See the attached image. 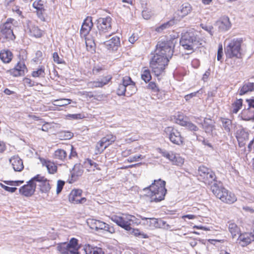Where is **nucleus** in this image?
I'll use <instances>...</instances> for the list:
<instances>
[{"mask_svg": "<svg viewBox=\"0 0 254 254\" xmlns=\"http://www.w3.org/2000/svg\"><path fill=\"white\" fill-rule=\"evenodd\" d=\"M177 39L166 38L160 40L156 45L154 56L150 62V67L156 76L163 72L173 55L174 48Z\"/></svg>", "mask_w": 254, "mask_h": 254, "instance_id": "nucleus-1", "label": "nucleus"}, {"mask_svg": "<svg viewBox=\"0 0 254 254\" xmlns=\"http://www.w3.org/2000/svg\"><path fill=\"white\" fill-rule=\"evenodd\" d=\"M165 185L166 182L161 179L154 180L149 187L144 189L143 190L147 191V195L150 197L151 202H159L165 198L167 192Z\"/></svg>", "mask_w": 254, "mask_h": 254, "instance_id": "nucleus-2", "label": "nucleus"}, {"mask_svg": "<svg viewBox=\"0 0 254 254\" xmlns=\"http://www.w3.org/2000/svg\"><path fill=\"white\" fill-rule=\"evenodd\" d=\"M197 32L190 31L185 33L181 37L180 45L184 49L188 51V54L191 53L202 44V41L197 36Z\"/></svg>", "mask_w": 254, "mask_h": 254, "instance_id": "nucleus-3", "label": "nucleus"}, {"mask_svg": "<svg viewBox=\"0 0 254 254\" xmlns=\"http://www.w3.org/2000/svg\"><path fill=\"white\" fill-rule=\"evenodd\" d=\"M211 190L216 197L224 202L232 204L237 200V198L233 193L216 183H213L211 186Z\"/></svg>", "mask_w": 254, "mask_h": 254, "instance_id": "nucleus-4", "label": "nucleus"}, {"mask_svg": "<svg viewBox=\"0 0 254 254\" xmlns=\"http://www.w3.org/2000/svg\"><path fill=\"white\" fill-rule=\"evenodd\" d=\"M111 18L110 17L100 18L98 21V30L94 38L97 42L103 41L104 37L108 36V33L111 29Z\"/></svg>", "mask_w": 254, "mask_h": 254, "instance_id": "nucleus-5", "label": "nucleus"}, {"mask_svg": "<svg viewBox=\"0 0 254 254\" xmlns=\"http://www.w3.org/2000/svg\"><path fill=\"white\" fill-rule=\"evenodd\" d=\"M243 43L242 38H234L231 40L225 48V52L227 58H242L241 46Z\"/></svg>", "mask_w": 254, "mask_h": 254, "instance_id": "nucleus-6", "label": "nucleus"}, {"mask_svg": "<svg viewBox=\"0 0 254 254\" xmlns=\"http://www.w3.org/2000/svg\"><path fill=\"white\" fill-rule=\"evenodd\" d=\"M111 219L118 226L128 231L131 230V226L136 223L135 216L131 215H113Z\"/></svg>", "mask_w": 254, "mask_h": 254, "instance_id": "nucleus-7", "label": "nucleus"}, {"mask_svg": "<svg viewBox=\"0 0 254 254\" xmlns=\"http://www.w3.org/2000/svg\"><path fill=\"white\" fill-rule=\"evenodd\" d=\"M16 21L12 18H8L0 26V37L8 41L13 40L15 36L13 34V28Z\"/></svg>", "mask_w": 254, "mask_h": 254, "instance_id": "nucleus-8", "label": "nucleus"}, {"mask_svg": "<svg viewBox=\"0 0 254 254\" xmlns=\"http://www.w3.org/2000/svg\"><path fill=\"white\" fill-rule=\"evenodd\" d=\"M77 240L72 238L69 243H62L57 247V250L62 254H78Z\"/></svg>", "mask_w": 254, "mask_h": 254, "instance_id": "nucleus-9", "label": "nucleus"}, {"mask_svg": "<svg viewBox=\"0 0 254 254\" xmlns=\"http://www.w3.org/2000/svg\"><path fill=\"white\" fill-rule=\"evenodd\" d=\"M143 221L142 224L146 225L151 229L156 228H164L169 230L171 228V226L166 224V222L161 219H157L155 218H146L144 217H140Z\"/></svg>", "mask_w": 254, "mask_h": 254, "instance_id": "nucleus-10", "label": "nucleus"}, {"mask_svg": "<svg viewBox=\"0 0 254 254\" xmlns=\"http://www.w3.org/2000/svg\"><path fill=\"white\" fill-rule=\"evenodd\" d=\"M198 179L202 180L206 184L215 182L216 176L214 173L209 168L202 165L198 169Z\"/></svg>", "mask_w": 254, "mask_h": 254, "instance_id": "nucleus-11", "label": "nucleus"}, {"mask_svg": "<svg viewBox=\"0 0 254 254\" xmlns=\"http://www.w3.org/2000/svg\"><path fill=\"white\" fill-rule=\"evenodd\" d=\"M87 223L91 229H95L96 231L103 230L109 232L111 234L114 233L115 232L113 227L100 220L89 219L87 220Z\"/></svg>", "mask_w": 254, "mask_h": 254, "instance_id": "nucleus-12", "label": "nucleus"}, {"mask_svg": "<svg viewBox=\"0 0 254 254\" xmlns=\"http://www.w3.org/2000/svg\"><path fill=\"white\" fill-rule=\"evenodd\" d=\"M99 44H103L108 50H116L120 45V38L113 34H108V36L103 39V41L97 42Z\"/></svg>", "mask_w": 254, "mask_h": 254, "instance_id": "nucleus-13", "label": "nucleus"}, {"mask_svg": "<svg viewBox=\"0 0 254 254\" xmlns=\"http://www.w3.org/2000/svg\"><path fill=\"white\" fill-rule=\"evenodd\" d=\"M164 131L173 143L180 145L183 143V137L177 129L172 127H168L165 128Z\"/></svg>", "mask_w": 254, "mask_h": 254, "instance_id": "nucleus-14", "label": "nucleus"}, {"mask_svg": "<svg viewBox=\"0 0 254 254\" xmlns=\"http://www.w3.org/2000/svg\"><path fill=\"white\" fill-rule=\"evenodd\" d=\"M33 180H34L35 183L39 187L42 192L47 193L50 191L51 186L49 181L44 177L37 175L33 178Z\"/></svg>", "mask_w": 254, "mask_h": 254, "instance_id": "nucleus-15", "label": "nucleus"}, {"mask_svg": "<svg viewBox=\"0 0 254 254\" xmlns=\"http://www.w3.org/2000/svg\"><path fill=\"white\" fill-rule=\"evenodd\" d=\"M162 155L171 161L174 165L182 166L184 162V159L172 151H162Z\"/></svg>", "mask_w": 254, "mask_h": 254, "instance_id": "nucleus-16", "label": "nucleus"}, {"mask_svg": "<svg viewBox=\"0 0 254 254\" xmlns=\"http://www.w3.org/2000/svg\"><path fill=\"white\" fill-rule=\"evenodd\" d=\"M37 185L34 180L32 178L27 185L22 187L19 189V192L26 196H31L34 192Z\"/></svg>", "mask_w": 254, "mask_h": 254, "instance_id": "nucleus-17", "label": "nucleus"}, {"mask_svg": "<svg viewBox=\"0 0 254 254\" xmlns=\"http://www.w3.org/2000/svg\"><path fill=\"white\" fill-rule=\"evenodd\" d=\"M82 190H72L68 197L69 201L74 204L84 203L86 199L85 197H81Z\"/></svg>", "mask_w": 254, "mask_h": 254, "instance_id": "nucleus-18", "label": "nucleus"}, {"mask_svg": "<svg viewBox=\"0 0 254 254\" xmlns=\"http://www.w3.org/2000/svg\"><path fill=\"white\" fill-rule=\"evenodd\" d=\"M93 25V24L92 21V17L88 16L84 20L80 29V33L81 36L82 37H85L91 31Z\"/></svg>", "mask_w": 254, "mask_h": 254, "instance_id": "nucleus-19", "label": "nucleus"}, {"mask_svg": "<svg viewBox=\"0 0 254 254\" xmlns=\"http://www.w3.org/2000/svg\"><path fill=\"white\" fill-rule=\"evenodd\" d=\"M215 24L219 30L221 32L227 31L231 26L229 17L225 16L221 17L216 21Z\"/></svg>", "mask_w": 254, "mask_h": 254, "instance_id": "nucleus-20", "label": "nucleus"}, {"mask_svg": "<svg viewBox=\"0 0 254 254\" xmlns=\"http://www.w3.org/2000/svg\"><path fill=\"white\" fill-rule=\"evenodd\" d=\"M238 240L242 247H245L254 241V231L251 233H245L239 235Z\"/></svg>", "mask_w": 254, "mask_h": 254, "instance_id": "nucleus-21", "label": "nucleus"}, {"mask_svg": "<svg viewBox=\"0 0 254 254\" xmlns=\"http://www.w3.org/2000/svg\"><path fill=\"white\" fill-rule=\"evenodd\" d=\"M131 78L129 76H125L123 78L122 83L119 84L117 89V94L119 96H126L127 86L130 83Z\"/></svg>", "mask_w": 254, "mask_h": 254, "instance_id": "nucleus-22", "label": "nucleus"}, {"mask_svg": "<svg viewBox=\"0 0 254 254\" xmlns=\"http://www.w3.org/2000/svg\"><path fill=\"white\" fill-rule=\"evenodd\" d=\"M13 170L16 172L21 171L24 168L23 161L18 156H14L9 159Z\"/></svg>", "mask_w": 254, "mask_h": 254, "instance_id": "nucleus-23", "label": "nucleus"}, {"mask_svg": "<svg viewBox=\"0 0 254 254\" xmlns=\"http://www.w3.org/2000/svg\"><path fill=\"white\" fill-rule=\"evenodd\" d=\"M192 11L191 5L188 2L183 3L180 7V9L178 11L179 17H177V20H180L182 18L187 16Z\"/></svg>", "mask_w": 254, "mask_h": 254, "instance_id": "nucleus-24", "label": "nucleus"}, {"mask_svg": "<svg viewBox=\"0 0 254 254\" xmlns=\"http://www.w3.org/2000/svg\"><path fill=\"white\" fill-rule=\"evenodd\" d=\"M12 58V54L9 50H3L0 53V59L4 63H9Z\"/></svg>", "mask_w": 254, "mask_h": 254, "instance_id": "nucleus-25", "label": "nucleus"}, {"mask_svg": "<svg viewBox=\"0 0 254 254\" xmlns=\"http://www.w3.org/2000/svg\"><path fill=\"white\" fill-rule=\"evenodd\" d=\"M85 254H104L102 249L98 247H92L89 245L85 246Z\"/></svg>", "mask_w": 254, "mask_h": 254, "instance_id": "nucleus-26", "label": "nucleus"}, {"mask_svg": "<svg viewBox=\"0 0 254 254\" xmlns=\"http://www.w3.org/2000/svg\"><path fill=\"white\" fill-rule=\"evenodd\" d=\"M252 91H254V83L248 82L245 83L239 89V94L240 95H242Z\"/></svg>", "mask_w": 254, "mask_h": 254, "instance_id": "nucleus-27", "label": "nucleus"}, {"mask_svg": "<svg viewBox=\"0 0 254 254\" xmlns=\"http://www.w3.org/2000/svg\"><path fill=\"white\" fill-rule=\"evenodd\" d=\"M220 121L222 123V128L229 134L231 132L232 128V121L229 119L221 118Z\"/></svg>", "mask_w": 254, "mask_h": 254, "instance_id": "nucleus-28", "label": "nucleus"}, {"mask_svg": "<svg viewBox=\"0 0 254 254\" xmlns=\"http://www.w3.org/2000/svg\"><path fill=\"white\" fill-rule=\"evenodd\" d=\"M25 68V65L23 63L19 62L12 69V73L15 76L21 75L24 74V70Z\"/></svg>", "mask_w": 254, "mask_h": 254, "instance_id": "nucleus-29", "label": "nucleus"}, {"mask_svg": "<svg viewBox=\"0 0 254 254\" xmlns=\"http://www.w3.org/2000/svg\"><path fill=\"white\" fill-rule=\"evenodd\" d=\"M84 165L88 172L94 171L95 169L100 170L98 168V165L90 159L86 160Z\"/></svg>", "mask_w": 254, "mask_h": 254, "instance_id": "nucleus-30", "label": "nucleus"}, {"mask_svg": "<svg viewBox=\"0 0 254 254\" xmlns=\"http://www.w3.org/2000/svg\"><path fill=\"white\" fill-rule=\"evenodd\" d=\"M54 158L62 161H64L67 159V153L64 149H59L55 151Z\"/></svg>", "mask_w": 254, "mask_h": 254, "instance_id": "nucleus-31", "label": "nucleus"}, {"mask_svg": "<svg viewBox=\"0 0 254 254\" xmlns=\"http://www.w3.org/2000/svg\"><path fill=\"white\" fill-rule=\"evenodd\" d=\"M29 32L31 36L36 38L41 37L43 34V32L36 26H31L29 28Z\"/></svg>", "mask_w": 254, "mask_h": 254, "instance_id": "nucleus-32", "label": "nucleus"}, {"mask_svg": "<svg viewBox=\"0 0 254 254\" xmlns=\"http://www.w3.org/2000/svg\"><path fill=\"white\" fill-rule=\"evenodd\" d=\"M127 86V90L126 92V96H130L135 93L137 88L135 86V83L131 79L130 83Z\"/></svg>", "mask_w": 254, "mask_h": 254, "instance_id": "nucleus-33", "label": "nucleus"}, {"mask_svg": "<svg viewBox=\"0 0 254 254\" xmlns=\"http://www.w3.org/2000/svg\"><path fill=\"white\" fill-rule=\"evenodd\" d=\"M42 163L44 166L46 167L50 174H54L57 172V167L53 162L45 160Z\"/></svg>", "mask_w": 254, "mask_h": 254, "instance_id": "nucleus-34", "label": "nucleus"}, {"mask_svg": "<svg viewBox=\"0 0 254 254\" xmlns=\"http://www.w3.org/2000/svg\"><path fill=\"white\" fill-rule=\"evenodd\" d=\"M228 229L233 239L239 235L240 229L235 224L230 223L228 225Z\"/></svg>", "mask_w": 254, "mask_h": 254, "instance_id": "nucleus-35", "label": "nucleus"}, {"mask_svg": "<svg viewBox=\"0 0 254 254\" xmlns=\"http://www.w3.org/2000/svg\"><path fill=\"white\" fill-rule=\"evenodd\" d=\"M71 100L65 98H61L60 99L55 100L52 102V104L56 106H64L70 104Z\"/></svg>", "mask_w": 254, "mask_h": 254, "instance_id": "nucleus-36", "label": "nucleus"}, {"mask_svg": "<svg viewBox=\"0 0 254 254\" xmlns=\"http://www.w3.org/2000/svg\"><path fill=\"white\" fill-rule=\"evenodd\" d=\"M107 147V146L105 144V142L102 140V139L97 142L96 145L95 154H101L103 151Z\"/></svg>", "mask_w": 254, "mask_h": 254, "instance_id": "nucleus-37", "label": "nucleus"}, {"mask_svg": "<svg viewBox=\"0 0 254 254\" xmlns=\"http://www.w3.org/2000/svg\"><path fill=\"white\" fill-rule=\"evenodd\" d=\"M116 139V137L112 134H108L102 138V140L105 142L107 147L114 142Z\"/></svg>", "mask_w": 254, "mask_h": 254, "instance_id": "nucleus-38", "label": "nucleus"}, {"mask_svg": "<svg viewBox=\"0 0 254 254\" xmlns=\"http://www.w3.org/2000/svg\"><path fill=\"white\" fill-rule=\"evenodd\" d=\"M44 1L42 0H35L33 3V6L38 11L42 12L44 10Z\"/></svg>", "mask_w": 254, "mask_h": 254, "instance_id": "nucleus-39", "label": "nucleus"}, {"mask_svg": "<svg viewBox=\"0 0 254 254\" xmlns=\"http://www.w3.org/2000/svg\"><path fill=\"white\" fill-rule=\"evenodd\" d=\"M32 75L34 77H44L45 75L44 67L41 66L37 70L32 72Z\"/></svg>", "mask_w": 254, "mask_h": 254, "instance_id": "nucleus-40", "label": "nucleus"}, {"mask_svg": "<svg viewBox=\"0 0 254 254\" xmlns=\"http://www.w3.org/2000/svg\"><path fill=\"white\" fill-rule=\"evenodd\" d=\"M243 105V100L241 99L237 100L233 104V113H237L239 110L241 109Z\"/></svg>", "mask_w": 254, "mask_h": 254, "instance_id": "nucleus-41", "label": "nucleus"}, {"mask_svg": "<svg viewBox=\"0 0 254 254\" xmlns=\"http://www.w3.org/2000/svg\"><path fill=\"white\" fill-rule=\"evenodd\" d=\"M73 175L80 176L83 173V167L80 164H75L73 168Z\"/></svg>", "mask_w": 254, "mask_h": 254, "instance_id": "nucleus-42", "label": "nucleus"}, {"mask_svg": "<svg viewBox=\"0 0 254 254\" xmlns=\"http://www.w3.org/2000/svg\"><path fill=\"white\" fill-rule=\"evenodd\" d=\"M93 40L92 41L90 40H87L85 41L86 45L87 47V49L88 51H90L91 52H92L93 51H95V42H97L96 40H95L94 36H93Z\"/></svg>", "mask_w": 254, "mask_h": 254, "instance_id": "nucleus-43", "label": "nucleus"}, {"mask_svg": "<svg viewBox=\"0 0 254 254\" xmlns=\"http://www.w3.org/2000/svg\"><path fill=\"white\" fill-rule=\"evenodd\" d=\"M173 23H174L173 21L171 20V21H168V22L162 24L159 27H157L156 28V30L158 32H161L165 29L170 27L171 26H172L173 24Z\"/></svg>", "mask_w": 254, "mask_h": 254, "instance_id": "nucleus-44", "label": "nucleus"}, {"mask_svg": "<svg viewBox=\"0 0 254 254\" xmlns=\"http://www.w3.org/2000/svg\"><path fill=\"white\" fill-rule=\"evenodd\" d=\"M141 78L146 83L149 82L151 79V76L150 74V71L148 69H145L142 74Z\"/></svg>", "mask_w": 254, "mask_h": 254, "instance_id": "nucleus-45", "label": "nucleus"}, {"mask_svg": "<svg viewBox=\"0 0 254 254\" xmlns=\"http://www.w3.org/2000/svg\"><path fill=\"white\" fill-rule=\"evenodd\" d=\"M203 128L206 133H210L212 132L214 128V126L212 124H208L204 121V124L202 125Z\"/></svg>", "mask_w": 254, "mask_h": 254, "instance_id": "nucleus-46", "label": "nucleus"}, {"mask_svg": "<svg viewBox=\"0 0 254 254\" xmlns=\"http://www.w3.org/2000/svg\"><path fill=\"white\" fill-rule=\"evenodd\" d=\"M132 233L133 235L136 237H138L140 238H147L148 236L146 234H144L143 233L140 232L138 229H132Z\"/></svg>", "mask_w": 254, "mask_h": 254, "instance_id": "nucleus-47", "label": "nucleus"}, {"mask_svg": "<svg viewBox=\"0 0 254 254\" xmlns=\"http://www.w3.org/2000/svg\"><path fill=\"white\" fill-rule=\"evenodd\" d=\"M87 86L89 88H91L102 87V84L99 81H94L88 82Z\"/></svg>", "mask_w": 254, "mask_h": 254, "instance_id": "nucleus-48", "label": "nucleus"}, {"mask_svg": "<svg viewBox=\"0 0 254 254\" xmlns=\"http://www.w3.org/2000/svg\"><path fill=\"white\" fill-rule=\"evenodd\" d=\"M73 136V133L70 131H64L61 133V137H63V139L66 140L71 138Z\"/></svg>", "mask_w": 254, "mask_h": 254, "instance_id": "nucleus-49", "label": "nucleus"}, {"mask_svg": "<svg viewBox=\"0 0 254 254\" xmlns=\"http://www.w3.org/2000/svg\"><path fill=\"white\" fill-rule=\"evenodd\" d=\"M65 182L64 181L58 180L57 186V193L59 194L62 190L63 187L64 186Z\"/></svg>", "mask_w": 254, "mask_h": 254, "instance_id": "nucleus-50", "label": "nucleus"}, {"mask_svg": "<svg viewBox=\"0 0 254 254\" xmlns=\"http://www.w3.org/2000/svg\"><path fill=\"white\" fill-rule=\"evenodd\" d=\"M176 122L182 126H185L188 122L184 120L183 116L179 115L178 118L176 119Z\"/></svg>", "mask_w": 254, "mask_h": 254, "instance_id": "nucleus-51", "label": "nucleus"}, {"mask_svg": "<svg viewBox=\"0 0 254 254\" xmlns=\"http://www.w3.org/2000/svg\"><path fill=\"white\" fill-rule=\"evenodd\" d=\"M143 157L141 155H135L134 156H131L127 159V161L129 162H133L138 161L139 159H142Z\"/></svg>", "mask_w": 254, "mask_h": 254, "instance_id": "nucleus-52", "label": "nucleus"}, {"mask_svg": "<svg viewBox=\"0 0 254 254\" xmlns=\"http://www.w3.org/2000/svg\"><path fill=\"white\" fill-rule=\"evenodd\" d=\"M223 56V47L221 44L219 45L217 51V59L218 61H221Z\"/></svg>", "mask_w": 254, "mask_h": 254, "instance_id": "nucleus-53", "label": "nucleus"}, {"mask_svg": "<svg viewBox=\"0 0 254 254\" xmlns=\"http://www.w3.org/2000/svg\"><path fill=\"white\" fill-rule=\"evenodd\" d=\"M186 126L188 129L190 130L196 131L198 130V128L193 124L190 122H188Z\"/></svg>", "mask_w": 254, "mask_h": 254, "instance_id": "nucleus-54", "label": "nucleus"}, {"mask_svg": "<svg viewBox=\"0 0 254 254\" xmlns=\"http://www.w3.org/2000/svg\"><path fill=\"white\" fill-rule=\"evenodd\" d=\"M147 87L148 89H151L154 92H156L159 91V89L157 87L156 83L154 82H150L148 84Z\"/></svg>", "mask_w": 254, "mask_h": 254, "instance_id": "nucleus-55", "label": "nucleus"}, {"mask_svg": "<svg viewBox=\"0 0 254 254\" xmlns=\"http://www.w3.org/2000/svg\"><path fill=\"white\" fill-rule=\"evenodd\" d=\"M53 58L54 59V61L55 62L57 63V64H62L64 63L62 59H61L58 54L57 53L55 52L53 54Z\"/></svg>", "mask_w": 254, "mask_h": 254, "instance_id": "nucleus-56", "label": "nucleus"}, {"mask_svg": "<svg viewBox=\"0 0 254 254\" xmlns=\"http://www.w3.org/2000/svg\"><path fill=\"white\" fill-rule=\"evenodd\" d=\"M67 117L73 120L80 119L83 118V116L81 114H68Z\"/></svg>", "mask_w": 254, "mask_h": 254, "instance_id": "nucleus-57", "label": "nucleus"}, {"mask_svg": "<svg viewBox=\"0 0 254 254\" xmlns=\"http://www.w3.org/2000/svg\"><path fill=\"white\" fill-rule=\"evenodd\" d=\"M112 79V76L110 75L104 77L100 81V83L102 84V86L107 84Z\"/></svg>", "mask_w": 254, "mask_h": 254, "instance_id": "nucleus-58", "label": "nucleus"}, {"mask_svg": "<svg viewBox=\"0 0 254 254\" xmlns=\"http://www.w3.org/2000/svg\"><path fill=\"white\" fill-rule=\"evenodd\" d=\"M1 187L4 189L5 190L10 192H14L17 190L16 188H11L6 186H5L2 184H0Z\"/></svg>", "mask_w": 254, "mask_h": 254, "instance_id": "nucleus-59", "label": "nucleus"}, {"mask_svg": "<svg viewBox=\"0 0 254 254\" xmlns=\"http://www.w3.org/2000/svg\"><path fill=\"white\" fill-rule=\"evenodd\" d=\"M77 156V153L72 145L70 146V153L67 158L71 159L73 157H75Z\"/></svg>", "mask_w": 254, "mask_h": 254, "instance_id": "nucleus-60", "label": "nucleus"}, {"mask_svg": "<svg viewBox=\"0 0 254 254\" xmlns=\"http://www.w3.org/2000/svg\"><path fill=\"white\" fill-rule=\"evenodd\" d=\"M138 35L137 34L133 33L129 37L128 41L130 43L133 44L138 39Z\"/></svg>", "mask_w": 254, "mask_h": 254, "instance_id": "nucleus-61", "label": "nucleus"}, {"mask_svg": "<svg viewBox=\"0 0 254 254\" xmlns=\"http://www.w3.org/2000/svg\"><path fill=\"white\" fill-rule=\"evenodd\" d=\"M42 52L41 51H37L36 53V57L35 58V62L40 61L42 58Z\"/></svg>", "mask_w": 254, "mask_h": 254, "instance_id": "nucleus-62", "label": "nucleus"}, {"mask_svg": "<svg viewBox=\"0 0 254 254\" xmlns=\"http://www.w3.org/2000/svg\"><path fill=\"white\" fill-rule=\"evenodd\" d=\"M142 15L143 17L145 19H148L151 17V13L147 10H143L142 12Z\"/></svg>", "mask_w": 254, "mask_h": 254, "instance_id": "nucleus-63", "label": "nucleus"}, {"mask_svg": "<svg viewBox=\"0 0 254 254\" xmlns=\"http://www.w3.org/2000/svg\"><path fill=\"white\" fill-rule=\"evenodd\" d=\"M247 102L248 104L249 108H254V97L251 99H247Z\"/></svg>", "mask_w": 254, "mask_h": 254, "instance_id": "nucleus-64", "label": "nucleus"}]
</instances>
